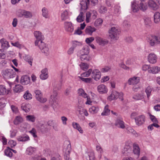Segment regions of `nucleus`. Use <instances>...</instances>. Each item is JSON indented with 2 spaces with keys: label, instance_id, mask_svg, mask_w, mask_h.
<instances>
[{
  "label": "nucleus",
  "instance_id": "61",
  "mask_svg": "<svg viewBox=\"0 0 160 160\" xmlns=\"http://www.w3.org/2000/svg\"><path fill=\"white\" fill-rule=\"evenodd\" d=\"M144 23L145 26L147 27L151 26L152 25L151 21H144Z\"/></svg>",
  "mask_w": 160,
  "mask_h": 160
},
{
  "label": "nucleus",
  "instance_id": "34",
  "mask_svg": "<svg viewBox=\"0 0 160 160\" xmlns=\"http://www.w3.org/2000/svg\"><path fill=\"white\" fill-rule=\"evenodd\" d=\"M99 109L98 106H92L89 109V112L92 114L96 113L99 111Z\"/></svg>",
  "mask_w": 160,
  "mask_h": 160
},
{
  "label": "nucleus",
  "instance_id": "63",
  "mask_svg": "<svg viewBox=\"0 0 160 160\" xmlns=\"http://www.w3.org/2000/svg\"><path fill=\"white\" fill-rule=\"evenodd\" d=\"M154 20L159 19L160 20V13L157 12L155 13L154 15Z\"/></svg>",
  "mask_w": 160,
  "mask_h": 160
},
{
  "label": "nucleus",
  "instance_id": "29",
  "mask_svg": "<svg viewBox=\"0 0 160 160\" xmlns=\"http://www.w3.org/2000/svg\"><path fill=\"white\" fill-rule=\"evenodd\" d=\"M72 125L74 128L78 130L80 133H83V130L79 124L78 123L73 122L72 123Z\"/></svg>",
  "mask_w": 160,
  "mask_h": 160
},
{
  "label": "nucleus",
  "instance_id": "49",
  "mask_svg": "<svg viewBox=\"0 0 160 160\" xmlns=\"http://www.w3.org/2000/svg\"><path fill=\"white\" fill-rule=\"evenodd\" d=\"M132 98L136 100H138L142 99L143 98V96L140 94H137L134 95Z\"/></svg>",
  "mask_w": 160,
  "mask_h": 160
},
{
  "label": "nucleus",
  "instance_id": "3",
  "mask_svg": "<svg viewBox=\"0 0 160 160\" xmlns=\"http://www.w3.org/2000/svg\"><path fill=\"white\" fill-rule=\"evenodd\" d=\"M89 49L87 46L83 47L79 52V58L82 61L86 62L91 60V58L88 55Z\"/></svg>",
  "mask_w": 160,
  "mask_h": 160
},
{
  "label": "nucleus",
  "instance_id": "13",
  "mask_svg": "<svg viewBox=\"0 0 160 160\" xmlns=\"http://www.w3.org/2000/svg\"><path fill=\"white\" fill-rule=\"evenodd\" d=\"M92 77L96 81L99 80L101 77V73L98 70L94 69L92 72Z\"/></svg>",
  "mask_w": 160,
  "mask_h": 160
},
{
  "label": "nucleus",
  "instance_id": "10",
  "mask_svg": "<svg viewBox=\"0 0 160 160\" xmlns=\"http://www.w3.org/2000/svg\"><path fill=\"white\" fill-rule=\"evenodd\" d=\"M136 124L138 126L143 124L145 120V116L144 115H140L134 118Z\"/></svg>",
  "mask_w": 160,
  "mask_h": 160
},
{
  "label": "nucleus",
  "instance_id": "45",
  "mask_svg": "<svg viewBox=\"0 0 160 160\" xmlns=\"http://www.w3.org/2000/svg\"><path fill=\"white\" fill-rule=\"evenodd\" d=\"M92 72V69H90L87 71L82 73L81 75L82 77H88L90 76Z\"/></svg>",
  "mask_w": 160,
  "mask_h": 160
},
{
  "label": "nucleus",
  "instance_id": "19",
  "mask_svg": "<svg viewBox=\"0 0 160 160\" xmlns=\"http://www.w3.org/2000/svg\"><path fill=\"white\" fill-rule=\"evenodd\" d=\"M38 130L42 133L48 132L50 130L47 127V124H42L38 127Z\"/></svg>",
  "mask_w": 160,
  "mask_h": 160
},
{
  "label": "nucleus",
  "instance_id": "11",
  "mask_svg": "<svg viewBox=\"0 0 160 160\" xmlns=\"http://www.w3.org/2000/svg\"><path fill=\"white\" fill-rule=\"evenodd\" d=\"M122 152L125 156L129 155L132 152L131 147L130 145L126 144L124 146Z\"/></svg>",
  "mask_w": 160,
  "mask_h": 160
},
{
  "label": "nucleus",
  "instance_id": "41",
  "mask_svg": "<svg viewBox=\"0 0 160 160\" xmlns=\"http://www.w3.org/2000/svg\"><path fill=\"white\" fill-rule=\"evenodd\" d=\"M127 132L128 133H131L132 134L136 137H138V134L137 133L135 130L131 127H128L127 128Z\"/></svg>",
  "mask_w": 160,
  "mask_h": 160
},
{
  "label": "nucleus",
  "instance_id": "5",
  "mask_svg": "<svg viewBox=\"0 0 160 160\" xmlns=\"http://www.w3.org/2000/svg\"><path fill=\"white\" fill-rule=\"evenodd\" d=\"M2 75L6 79L13 78L15 77V74L13 70L8 69L3 71Z\"/></svg>",
  "mask_w": 160,
  "mask_h": 160
},
{
  "label": "nucleus",
  "instance_id": "6",
  "mask_svg": "<svg viewBox=\"0 0 160 160\" xmlns=\"http://www.w3.org/2000/svg\"><path fill=\"white\" fill-rule=\"evenodd\" d=\"M35 97L37 100L41 103H44L46 102L47 99L42 97V94L41 91L39 90H36L34 91Z\"/></svg>",
  "mask_w": 160,
  "mask_h": 160
},
{
  "label": "nucleus",
  "instance_id": "18",
  "mask_svg": "<svg viewBox=\"0 0 160 160\" xmlns=\"http://www.w3.org/2000/svg\"><path fill=\"white\" fill-rule=\"evenodd\" d=\"M89 0H83L81 2L80 4L82 10H85L88 8V6L89 4Z\"/></svg>",
  "mask_w": 160,
  "mask_h": 160
},
{
  "label": "nucleus",
  "instance_id": "37",
  "mask_svg": "<svg viewBox=\"0 0 160 160\" xmlns=\"http://www.w3.org/2000/svg\"><path fill=\"white\" fill-rule=\"evenodd\" d=\"M153 88L151 86H148L146 89L145 92L146 93L147 97L148 98L151 95V92L153 90Z\"/></svg>",
  "mask_w": 160,
  "mask_h": 160
},
{
  "label": "nucleus",
  "instance_id": "35",
  "mask_svg": "<svg viewBox=\"0 0 160 160\" xmlns=\"http://www.w3.org/2000/svg\"><path fill=\"white\" fill-rule=\"evenodd\" d=\"M78 94L79 96H82L84 98H86L88 97L87 94L84 91L82 88H80L78 90Z\"/></svg>",
  "mask_w": 160,
  "mask_h": 160
},
{
  "label": "nucleus",
  "instance_id": "28",
  "mask_svg": "<svg viewBox=\"0 0 160 160\" xmlns=\"http://www.w3.org/2000/svg\"><path fill=\"white\" fill-rule=\"evenodd\" d=\"M23 87L22 86L18 84L15 86L13 88V90L15 92L18 93L22 92L23 91Z\"/></svg>",
  "mask_w": 160,
  "mask_h": 160
},
{
  "label": "nucleus",
  "instance_id": "25",
  "mask_svg": "<svg viewBox=\"0 0 160 160\" xmlns=\"http://www.w3.org/2000/svg\"><path fill=\"white\" fill-rule=\"evenodd\" d=\"M71 150V145L70 143L67 146V151L66 152L64 156V158L66 160H71L70 158L69 154Z\"/></svg>",
  "mask_w": 160,
  "mask_h": 160
},
{
  "label": "nucleus",
  "instance_id": "23",
  "mask_svg": "<svg viewBox=\"0 0 160 160\" xmlns=\"http://www.w3.org/2000/svg\"><path fill=\"white\" fill-rule=\"evenodd\" d=\"M97 90L99 93H106L108 91L106 86L103 84H101L98 86Z\"/></svg>",
  "mask_w": 160,
  "mask_h": 160
},
{
  "label": "nucleus",
  "instance_id": "48",
  "mask_svg": "<svg viewBox=\"0 0 160 160\" xmlns=\"http://www.w3.org/2000/svg\"><path fill=\"white\" fill-rule=\"evenodd\" d=\"M22 121V119L21 117L20 116H17L15 119L14 122L15 124L18 125Z\"/></svg>",
  "mask_w": 160,
  "mask_h": 160
},
{
  "label": "nucleus",
  "instance_id": "53",
  "mask_svg": "<svg viewBox=\"0 0 160 160\" xmlns=\"http://www.w3.org/2000/svg\"><path fill=\"white\" fill-rule=\"evenodd\" d=\"M81 43L80 42L76 41H73L72 42V46L74 49H75L77 46H80Z\"/></svg>",
  "mask_w": 160,
  "mask_h": 160
},
{
  "label": "nucleus",
  "instance_id": "39",
  "mask_svg": "<svg viewBox=\"0 0 160 160\" xmlns=\"http://www.w3.org/2000/svg\"><path fill=\"white\" fill-rule=\"evenodd\" d=\"M86 159L87 160H94L95 156L94 152H88V155L86 156Z\"/></svg>",
  "mask_w": 160,
  "mask_h": 160
},
{
  "label": "nucleus",
  "instance_id": "22",
  "mask_svg": "<svg viewBox=\"0 0 160 160\" xmlns=\"http://www.w3.org/2000/svg\"><path fill=\"white\" fill-rule=\"evenodd\" d=\"M160 71V67L155 66L150 67V69L148 70V72L149 73L155 74L158 73Z\"/></svg>",
  "mask_w": 160,
  "mask_h": 160
},
{
  "label": "nucleus",
  "instance_id": "4",
  "mask_svg": "<svg viewBox=\"0 0 160 160\" xmlns=\"http://www.w3.org/2000/svg\"><path fill=\"white\" fill-rule=\"evenodd\" d=\"M147 8L146 5L142 2L138 1H133L132 2V11L134 12H137L140 9L143 11L146 10Z\"/></svg>",
  "mask_w": 160,
  "mask_h": 160
},
{
  "label": "nucleus",
  "instance_id": "56",
  "mask_svg": "<svg viewBox=\"0 0 160 160\" xmlns=\"http://www.w3.org/2000/svg\"><path fill=\"white\" fill-rule=\"evenodd\" d=\"M24 10H18L17 12V14L18 16L21 17L24 16Z\"/></svg>",
  "mask_w": 160,
  "mask_h": 160
},
{
  "label": "nucleus",
  "instance_id": "32",
  "mask_svg": "<svg viewBox=\"0 0 160 160\" xmlns=\"http://www.w3.org/2000/svg\"><path fill=\"white\" fill-rule=\"evenodd\" d=\"M96 30V29L94 27L89 26L86 29L85 32L86 33L92 35L93 32H95Z\"/></svg>",
  "mask_w": 160,
  "mask_h": 160
},
{
  "label": "nucleus",
  "instance_id": "44",
  "mask_svg": "<svg viewBox=\"0 0 160 160\" xmlns=\"http://www.w3.org/2000/svg\"><path fill=\"white\" fill-rule=\"evenodd\" d=\"M81 69L84 71L87 70L89 68V65L88 64L84 62H81L79 65Z\"/></svg>",
  "mask_w": 160,
  "mask_h": 160
},
{
  "label": "nucleus",
  "instance_id": "21",
  "mask_svg": "<svg viewBox=\"0 0 160 160\" xmlns=\"http://www.w3.org/2000/svg\"><path fill=\"white\" fill-rule=\"evenodd\" d=\"M139 81V78L138 77H134L130 78L128 80L129 85H134L138 84Z\"/></svg>",
  "mask_w": 160,
  "mask_h": 160
},
{
  "label": "nucleus",
  "instance_id": "60",
  "mask_svg": "<svg viewBox=\"0 0 160 160\" xmlns=\"http://www.w3.org/2000/svg\"><path fill=\"white\" fill-rule=\"evenodd\" d=\"M102 22L103 21H95L94 22V25L97 27L100 26H101Z\"/></svg>",
  "mask_w": 160,
  "mask_h": 160
},
{
  "label": "nucleus",
  "instance_id": "47",
  "mask_svg": "<svg viewBox=\"0 0 160 160\" xmlns=\"http://www.w3.org/2000/svg\"><path fill=\"white\" fill-rule=\"evenodd\" d=\"M26 118L28 121L32 122H34L36 119V117L34 115H28L26 116Z\"/></svg>",
  "mask_w": 160,
  "mask_h": 160
},
{
  "label": "nucleus",
  "instance_id": "7",
  "mask_svg": "<svg viewBox=\"0 0 160 160\" xmlns=\"http://www.w3.org/2000/svg\"><path fill=\"white\" fill-rule=\"evenodd\" d=\"M156 35H149L147 38V40L149 45L152 47L154 46L157 44Z\"/></svg>",
  "mask_w": 160,
  "mask_h": 160
},
{
  "label": "nucleus",
  "instance_id": "17",
  "mask_svg": "<svg viewBox=\"0 0 160 160\" xmlns=\"http://www.w3.org/2000/svg\"><path fill=\"white\" fill-rule=\"evenodd\" d=\"M118 92L116 91H112L111 94L108 97V99L110 101L115 100L118 98Z\"/></svg>",
  "mask_w": 160,
  "mask_h": 160
},
{
  "label": "nucleus",
  "instance_id": "20",
  "mask_svg": "<svg viewBox=\"0 0 160 160\" xmlns=\"http://www.w3.org/2000/svg\"><path fill=\"white\" fill-rule=\"evenodd\" d=\"M149 6L153 10H157L159 8V6L152 0H150L148 2Z\"/></svg>",
  "mask_w": 160,
  "mask_h": 160
},
{
  "label": "nucleus",
  "instance_id": "31",
  "mask_svg": "<svg viewBox=\"0 0 160 160\" xmlns=\"http://www.w3.org/2000/svg\"><path fill=\"white\" fill-rule=\"evenodd\" d=\"M133 147V153L138 157L140 155V149L138 146L137 145L134 144Z\"/></svg>",
  "mask_w": 160,
  "mask_h": 160
},
{
  "label": "nucleus",
  "instance_id": "16",
  "mask_svg": "<svg viewBox=\"0 0 160 160\" xmlns=\"http://www.w3.org/2000/svg\"><path fill=\"white\" fill-rule=\"evenodd\" d=\"M148 60L151 63H154L157 62V57L156 55L153 53H150L148 56Z\"/></svg>",
  "mask_w": 160,
  "mask_h": 160
},
{
  "label": "nucleus",
  "instance_id": "52",
  "mask_svg": "<svg viewBox=\"0 0 160 160\" xmlns=\"http://www.w3.org/2000/svg\"><path fill=\"white\" fill-rule=\"evenodd\" d=\"M24 16L26 18H31L32 17V14L31 12L26 11L24 10Z\"/></svg>",
  "mask_w": 160,
  "mask_h": 160
},
{
  "label": "nucleus",
  "instance_id": "51",
  "mask_svg": "<svg viewBox=\"0 0 160 160\" xmlns=\"http://www.w3.org/2000/svg\"><path fill=\"white\" fill-rule=\"evenodd\" d=\"M68 11L65 10L61 14V17L62 18V20L66 19H68Z\"/></svg>",
  "mask_w": 160,
  "mask_h": 160
},
{
  "label": "nucleus",
  "instance_id": "57",
  "mask_svg": "<svg viewBox=\"0 0 160 160\" xmlns=\"http://www.w3.org/2000/svg\"><path fill=\"white\" fill-rule=\"evenodd\" d=\"M85 16H84V13L82 12H81L77 17L76 20H84Z\"/></svg>",
  "mask_w": 160,
  "mask_h": 160
},
{
  "label": "nucleus",
  "instance_id": "27",
  "mask_svg": "<svg viewBox=\"0 0 160 160\" xmlns=\"http://www.w3.org/2000/svg\"><path fill=\"white\" fill-rule=\"evenodd\" d=\"M115 125L118 127L122 128H125L124 123L123 121L121 119H117L116 121Z\"/></svg>",
  "mask_w": 160,
  "mask_h": 160
},
{
  "label": "nucleus",
  "instance_id": "62",
  "mask_svg": "<svg viewBox=\"0 0 160 160\" xmlns=\"http://www.w3.org/2000/svg\"><path fill=\"white\" fill-rule=\"evenodd\" d=\"M61 119L62 121V124L64 125H66L67 124V121L68 120L67 118L65 116H62L61 117Z\"/></svg>",
  "mask_w": 160,
  "mask_h": 160
},
{
  "label": "nucleus",
  "instance_id": "59",
  "mask_svg": "<svg viewBox=\"0 0 160 160\" xmlns=\"http://www.w3.org/2000/svg\"><path fill=\"white\" fill-rule=\"evenodd\" d=\"M8 144L11 148H13L16 146V142L13 140H10L9 141Z\"/></svg>",
  "mask_w": 160,
  "mask_h": 160
},
{
  "label": "nucleus",
  "instance_id": "42",
  "mask_svg": "<svg viewBox=\"0 0 160 160\" xmlns=\"http://www.w3.org/2000/svg\"><path fill=\"white\" fill-rule=\"evenodd\" d=\"M12 150V149L8 148H7L5 150L4 152L5 155L8 157H12V153L11 151Z\"/></svg>",
  "mask_w": 160,
  "mask_h": 160
},
{
  "label": "nucleus",
  "instance_id": "24",
  "mask_svg": "<svg viewBox=\"0 0 160 160\" xmlns=\"http://www.w3.org/2000/svg\"><path fill=\"white\" fill-rule=\"evenodd\" d=\"M48 77V69L45 68L41 71V74L40 75V78L42 80H45Z\"/></svg>",
  "mask_w": 160,
  "mask_h": 160
},
{
  "label": "nucleus",
  "instance_id": "26",
  "mask_svg": "<svg viewBox=\"0 0 160 160\" xmlns=\"http://www.w3.org/2000/svg\"><path fill=\"white\" fill-rule=\"evenodd\" d=\"M31 108V106L29 104L24 103H22L21 105L22 109L26 112H28L29 111Z\"/></svg>",
  "mask_w": 160,
  "mask_h": 160
},
{
  "label": "nucleus",
  "instance_id": "38",
  "mask_svg": "<svg viewBox=\"0 0 160 160\" xmlns=\"http://www.w3.org/2000/svg\"><path fill=\"white\" fill-rule=\"evenodd\" d=\"M0 42L2 44V47H3V48H7L9 46L8 42L4 38L0 40Z\"/></svg>",
  "mask_w": 160,
  "mask_h": 160
},
{
  "label": "nucleus",
  "instance_id": "30",
  "mask_svg": "<svg viewBox=\"0 0 160 160\" xmlns=\"http://www.w3.org/2000/svg\"><path fill=\"white\" fill-rule=\"evenodd\" d=\"M42 16L45 18H48L49 16L48 9L45 7H43L42 9Z\"/></svg>",
  "mask_w": 160,
  "mask_h": 160
},
{
  "label": "nucleus",
  "instance_id": "1",
  "mask_svg": "<svg viewBox=\"0 0 160 160\" xmlns=\"http://www.w3.org/2000/svg\"><path fill=\"white\" fill-rule=\"evenodd\" d=\"M34 34L36 39V40L35 42V45H38L42 52L45 54L46 55H48L49 50L48 45L42 42L44 39L43 35L39 31H35L34 32Z\"/></svg>",
  "mask_w": 160,
  "mask_h": 160
},
{
  "label": "nucleus",
  "instance_id": "58",
  "mask_svg": "<svg viewBox=\"0 0 160 160\" xmlns=\"http://www.w3.org/2000/svg\"><path fill=\"white\" fill-rule=\"evenodd\" d=\"M6 102V101L4 98H1L0 99V106L2 107L5 106Z\"/></svg>",
  "mask_w": 160,
  "mask_h": 160
},
{
  "label": "nucleus",
  "instance_id": "15",
  "mask_svg": "<svg viewBox=\"0 0 160 160\" xmlns=\"http://www.w3.org/2000/svg\"><path fill=\"white\" fill-rule=\"evenodd\" d=\"M10 90L7 89L6 87L3 85H0V95H5L9 93Z\"/></svg>",
  "mask_w": 160,
  "mask_h": 160
},
{
  "label": "nucleus",
  "instance_id": "54",
  "mask_svg": "<svg viewBox=\"0 0 160 160\" xmlns=\"http://www.w3.org/2000/svg\"><path fill=\"white\" fill-rule=\"evenodd\" d=\"M58 93L57 91L55 90L53 91V94L51 95V98L52 99V100L53 102H56L57 99V96Z\"/></svg>",
  "mask_w": 160,
  "mask_h": 160
},
{
  "label": "nucleus",
  "instance_id": "36",
  "mask_svg": "<svg viewBox=\"0 0 160 160\" xmlns=\"http://www.w3.org/2000/svg\"><path fill=\"white\" fill-rule=\"evenodd\" d=\"M36 151V148L34 147H30L28 148L26 150L27 153L29 155H31L34 153Z\"/></svg>",
  "mask_w": 160,
  "mask_h": 160
},
{
  "label": "nucleus",
  "instance_id": "9",
  "mask_svg": "<svg viewBox=\"0 0 160 160\" xmlns=\"http://www.w3.org/2000/svg\"><path fill=\"white\" fill-rule=\"evenodd\" d=\"M95 40L97 43L100 45L103 46L107 44L108 41L106 39L102 38L99 36L95 38Z\"/></svg>",
  "mask_w": 160,
  "mask_h": 160
},
{
  "label": "nucleus",
  "instance_id": "2",
  "mask_svg": "<svg viewBox=\"0 0 160 160\" xmlns=\"http://www.w3.org/2000/svg\"><path fill=\"white\" fill-rule=\"evenodd\" d=\"M121 32L118 27H112L108 30V37L111 41L117 40L119 38Z\"/></svg>",
  "mask_w": 160,
  "mask_h": 160
},
{
  "label": "nucleus",
  "instance_id": "64",
  "mask_svg": "<svg viewBox=\"0 0 160 160\" xmlns=\"http://www.w3.org/2000/svg\"><path fill=\"white\" fill-rule=\"evenodd\" d=\"M51 160H62L61 157L59 155L52 157Z\"/></svg>",
  "mask_w": 160,
  "mask_h": 160
},
{
  "label": "nucleus",
  "instance_id": "33",
  "mask_svg": "<svg viewBox=\"0 0 160 160\" xmlns=\"http://www.w3.org/2000/svg\"><path fill=\"white\" fill-rule=\"evenodd\" d=\"M110 110L108 108V106L107 105L105 107L104 110L101 114L102 116L108 115L110 114Z\"/></svg>",
  "mask_w": 160,
  "mask_h": 160
},
{
  "label": "nucleus",
  "instance_id": "14",
  "mask_svg": "<svg viewBox=\"0 0 160 160\" xmlns=\"http://www.w3.org/2000/svg\"><path fill=\"white\" fill-rule=\"evenodd\" d=\"M30 79L28 76L25 75L22 76L21 78L20 82L22 84L26 85L30 82Z\"/></svg>",
  "mask_w": 160,
  "mask_h": 160
},
{
  "label": "nucleus",
  "instance_id": "12",
  "mask_svg": "<svg viewBox=\"0 0 160 160\" xmlns=\"http://www.w3.org/2000/svg\"><path fill=\"white\" fill-rule=\"evenodd\" d=\"M64 28L65 30L68 32H72L73 30V27L71 22H64Z\"/></svg>",
  "mask_w": 160,
  "mask_h": 160
},
{
  "label": "nucleus",
  "instance_id": "43",
  "mask_svg": "<svg viewBox=\"0 0 160 160\" xmlns=\"http://www.w3.org/2000/svg\"><path fill=\"white\" fill-rule=\"evenodd\" d=\"M78 78L80 79L82 81L86 83H90L92 81V79L91 78H84L81 76H78Z\"/></svg>",
  "mask_w": 160,
  "mask_h": 160
},
{
  "label": "nucleus",
  "instance_id": "8",
  "mask_svg": "<svg viewBox=\"0 0 160 160\" xmlns=\"http://www.w3.org/2000/svg\"><path fill=\"white\" fill-rule=\"evenodd\" d=\"M97 12L95 10L90 11V12H88L86 13V18L85 20L95 19L97 18Z\"/></svg>",
  "mask_w": 160,
  "mask_h": 160
},
{
  "label": "nucleus",
  "instance_id": "55",
  "mask_svg": "<svg viewBox=\"0 0 160 160\" xmlns=\"http://www.w3.org/2000/svg\"><path fill=\"white\" fill-rule=\"evenodd\" d=\"M107 8L104 6H101L99 8L98 11L100 13H104L107 11Z\"/></svg>",
  "mask_w": 160,
  "mask_h": 160
},
{
  "label": "nucleus",
  "instance_id": "40",
  "mask_svg": "<svg viewBox=\"0 0 160 160\" xmlns=\"http://www.w3.org/2000/svg\"><path fill=\"white\" fill-rule=\"evenodd\" d=\"M29 139V137L27 135L20 136L18 138V140L20 142H25L28 141Z\"/></svg>",
  "mask_w": 160,
  "mask_h": 160
},
{
  "label": "nucleus",
  "instance_id": "46",
  "mask_svg": "<svg viewBox=\"0 0 160 160\" xmlns=\"http://www.w3.org/2000/svg\"><path fill=\"white\" fill-rule=\"evenodd\" d=\"M24 98L26 100H29L32 98V95L29 92V91H27L23 95Z\"/></svg>",
  "mask_w": 160,
  "mask_h": 160
},
{
  "label": "nucleus",
  "instance_id": "50",
  "mask_svg": "<svg viewBox=\"0 0 160 160\" xmlns=\"http://www.w3.org/2000/svg\"><path fill=\"white\" fill-rule=\"evenodd\" d=\"M25 59L26 61L28 62V63L31 66H32L33 59L32 58L28 55L26 56L25 57Z\"/></svg>",
  "mask_w": 160,
  "mask_h": 160
}]
</instances>
